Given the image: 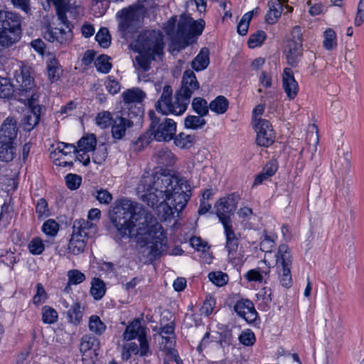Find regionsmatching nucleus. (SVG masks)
<instances>
[{"mask_svg":"<svg viewBox=\"0 0 364 364\" xmlns=\"http://www.w3.org/2000/svg\"><path fill=\"white\" fill-rule=\"evenodd\" d=\"M277 170V165L274 161L268 162L262 169V171L267 175V176H272Z\"/></svg>","mask_w":364,"mask_h":364,"instance_id":"63","label":"nucleus"},{"mask_svg":"<svg viewBox=\"0 0 364 364\" xmlns=\"http://www.w3.org/2000/svg\"><path fill=\"white\" fill-rule=\"evenodd\" d=\"M89 329L97 336H102L107 329V326L97 315H92L89 319Z\"/></svg>","mask_w":364,"mask_h":364,"instance_id":"35","label":"nucleus"},{"mask_svg":"<svg viewBox=\"0 0 364 364\" xmlns=\"http://www.w3.org/2000/svg\"><path fill=\"white\" fill-rule=\"evenodd\" d=\"M83 312L79 303H74L67 312V316L70 323L79 325L82 321Z\"/></svg>","mask_w":364,"mask_h":364,"instance_id":"34","label":"nucleus"},{"mask_svg":"<svg viewBox=\"0 0 364 364\" xmlns=\"http://www.w3.org/2000/svg\"><path fill=\"white\" fill-rule=\"evenodd\" d=\"M174 332V327L173 326V323H168L165 326L160 328V334L162 335V338L165 339L166 342L170 341L171 338L169 337L165 336L164 335H171Z\"/></svg>","mask_w":364,"mask_h":364,"instance_id":"61","label":"nucleus"},{"mask_svg":"<svg viewBox=\"0 0 364 364\" xmlns=\"http://www.w3.org/2000/svg\"><path fill=\"white\" fill-rule=\"evenodd\" d=\"M109 216L119 235L134 237L149 261L166 250V237L161 225L142 205L122 199L112 206Z\"/></svg>","mask_w":364,"mask_h":364,"instance_id":"1","label":"nucleus"},{"mask_svg":"<svg viewBox=\"0 0 364 364\" xmlns=\"http://www.w3.org/2000/svg\"><path fill=\"white\" fill-rule=\"evenodd\" d=\"M239 199V195L233 193L220 198L215 203V213L223 226L232 225L230 215L235 213Z\"/></svg>","mask_w":364,"mask_h":364,"instance_id":"11","label":"nucleus"},{"mask_svg":"<svg viewBox=\"0 0 364 364\" xmlns=\"http://www.w3.org/2000/svg\"><path fill=\"white\" fill-rule=\"evenodd\" d=\"M106 88L110 94L115 95L120 90V85L119 82L115 80H112L110 77H109L106 82Z\"/></svg>","mask_w":364,"mask_h":364,"instance_id":"60","label":"nucleus"},{"mask_svg":"<svg viewBox=\"0 0 364 364\" xmlns=\"http://www.w3.org/2000/svg\"><path fill=\"white\" fill-rule=\"evenodd\" d=\"M229 102L224 96H218L209 104L210 109L218 114H224L228 109Z\"/></svg>","mask_w":364,"mask_h":364,"instance_id":"33","label":"nucleus"},{"mask_svg":"<svg viewBox=\"0 0 364 364\" xmlns=\"http://www.w3.org/2000/svg\"><path fill=\"white\" fill-rule=\"evenodd\" d=\"M146 96V93L138 87L128 89L122 94L123 101L126 104L141 103Z\"/></svg>","mask_w":364,"mask_h":364,"instance_id":"25","label":"nucleus"},{"mask_svg":"<svg viewBox=\"0 0 364 364\" xmlns=\"http://www.w3.org/2000/svg\"><path fill=\"white\" fill-rule=\"evenodd\" d=\"M96 145L97 139L94 134L82 136L77 142L79 151H91L96 147Z\"/></svg>","mask_w":364,"mask_h":364,"instance_id":"32","label":"nucleus"},{"mask_svg":"<svg viewBox=\"0 0 364 364\" xmlns=\"http://www.w3.org/2000/svg\"><path fill=\"white\" fill-rule=\"evenodd\" d=\"M130 46L138 53L133 63L139 80L148 81L147 72L151 68V64L156 57L161 58L164 55L163 36L156 31H144Z\"/></svg>","mask_w":364,"mask_h":364,"instance_id":"3","label":"nucleus"},{"mask_svg":"<svg viewBox=\"0 0 364 364\" xmlns=\"http://www.w3.org/2000/svg\"><path fill=\"white\" fill-rule=\"evenodd\" d=\"M21 16L13 11L0 10V53L9 49L21 38Z\"/></svg>","mask_w":364,"mask_h":364,"instance_id":"7","label":"nucleus"},{"mask_svg":"<svg viewBox=\"0 0 364 364\" xmlns=\"http://www.w3.org/2000/svg\"><path fill=\"white\" fill-rule=\"evenodd\" d=\"M36 211L39 218L47 217L49 215L48 203L44 198H41L38 200L36 206Z\"/></svg>","mask_w":364,"mask_h":364,"instance_id":"57","label":"nucleus"},{"mask_svg":"<svg viewBox=\"0 0 364 364\" xmlns=\"http://www.w3.org/2000/svg\"><path fill=\"white\" fill-rule=\"evenodd\" d=\"M215 305V299L211 296L207 297L200 308L201 314H204L206 316L210 315L213 313Z\"/></svg>","mask_w":364,"mask_h":364,"instance_id":"56","label":"nucleus"},{"mask_svg":"<svg viewBox=\"0 0 364 364\" xmlns=\"http://www.w3.org/2000/svg\"><path fill=\"white\" fill-rule=\"evenodd\" d=\"M28 249L33 255H40L43 252L45 246L41 239L36 237L28 244Z\"/></svg>","mask_w":364,"mask_h":364,"instance_id":"53","label":"nucleus"},{"mask_svg":"<svg viewBox=\"0 0 364 364\" xmlns=\"http://www.w3.org/2000/svg\"><path fill=\"white\" fill-rule=\"evenodd\" d=\"M58 320V313L52 307L44 306L42 309V321L45 323H54Z\"/></svg>","mask_w":364,"mask_h":364,"instance_id":"46","label":"nucleus"},{"mask_svg":"<svg viewBox=\"0 0 364 364\" xmlns=\"http://www.w3.org/2000/svg\"><path fill=\"white\" fill-rule=\"evenodd\" d=\"M96 199L103 204H109L112 200V195L106 189L96 191Z\"/></svg>","mask_w":364,"mask_h":364,"instance_id":"58","label":"nucleus"},{"mask_svg":"<svg viewBox=\"0 0 364 364\" xmlns=\"http://www.w3.org/2000/svg\"><path fill=\"white\" fill-rule=\"evenodd\" d=\"M254 129L257 132L256 141L262 146H269L275 139V133L270 122L264 119H256Z\"/></svg>","mask_w":364,"mask_h":364,"instance_id":"14","label":"nucleus"},{"mask_svg":"<svg viewBox=\"0 0 364 364\" xmlns=\"http://www.w3.org/2000/svg\"><path fill=\"white\" fill-rule=\"evenodd\" d=\"M86 245L85 240L73 232L72 237L68 243V250L75 255L83 252Z\"/></svg>","mask_w":364,"mask_h":364,"instance_id":"30","label":"nucleus"},{"mask_svg":"<svg viewBox=\"0 0 364 364\" xmlns=\"http://www.w3.org/2000/svg\"><path fill=\"white\" fill-rule=\"evenodd\" d=\"M176 16H172L164 26V30L171 41V47L178 51L185 48L193 42L195 38L202 34L205 21H194L188 15L182 14L176 26Z\"/></svg>","mask_w":364,"mask_h":364,"instance_id":"4","label":"nucleus"},{"mask_svg":"<svg viewBox=\"0 0 364 364\" xmlns=\"http://www.w3.org/2000/svg\"><path fill=\"white\" fill-rule=\"evenodd\" d=\"M48 77L51 82L58 80L63 73V70L58 60L53 58L47 63Z\"/></svg>","mask_w":364,"mask_h":364,"instance_id":"29","label":"nucleus"},{"mask_svg":"<svg viewBox=\"0 0 364 364\" xmlns=\"http://www.w3.org/2000/svg\"><path fill=\"white\" fill-rule=\"evenodd\" d=\"M96 41L102 48H108L111 43V36L106 28H102L95 36Z\"/></svg>","mask_w":364,"mask_h":364,"instance_id":"47","label":"nucleus"},{"mask_svg":"<svg viewBox=\"0 0 364 364\" xmlns=\"http://www.w3.org/2000/svg\"><path fill=\"white\" fill-rule=\"evenodd\" d=\"M203 116L188 115L184 119V126L190 129H198L203 127L206 121L203 118Z\"/></svg>","mask_w":364,"mask_h":364,"instance_id":"38","label":"nucleus"},{"mask_svg":"<svg viewBox=\"0 0 364 364\" xmlns=\"http://www.w3.org/2000/svg\"><path fill=\"white\" fill-rule=\"evenodd\" d=\"M225 229V233L226 236V245L225 247L231 255L233 252H236L238 247V239L235 236V234L232 230V225L223 226Z\"/></svg>","mask_w":364,"mask_h":364,"instance_id":"28","label":"nucleus"},{"mask_svg":"<svg viewBox=\"0 0 364 364\" xmlns=\"http://www.w3.org/2000/svg\"><path fill=\"white\" fill-rule=\"evenodd\" d=\"M17 133L16 121L13 117H7L0 129V143H14Z\"/></svg>","mask_w":364,"mask_h":364,"instance_id":"20","label":"nucleus"},{"mask_svg":"<svg viewBox=\"0 0 364 364\" xmlns=\"http://www.w3.org/2000/svg\"><path fill=\"white\" fill-rule=\"evenodd\" d=\"M0 159L4 161H11L15 154L14 143H0Z\"/></svg>","mask_w":364,"mask_h":364,"instance_id":"40","label":"nucleus"},{"mask_svg":"<svg viewBox=\"0 0 364 364\" xmlns=\"http://www.w3.org/2000/svg\"><path fill=\"white\" fill-rule=\"evenodd\" d=\"M138 190L149 206L159 203V212L164 220L170 219L186 207L191 198V189L188 181L173 175L156 174L143 178Z\"/></svg>","mask_w":364,"mask_h":364,"instance_id":"2","label":"nucleus"},{"mask_svg":"<svg viewBox=\"0 0 364 364\" xmlns=\"http://www.w3.org/2000/svg\"><path fill=\"white\" fill-rule=\"evenodd\" d=\"M65 181L69 189L76 190L81 184L82 178L77 174L69 173L65 176Z\"/></svg>","mask_w":364,"mask_h":364,"instance_id":"54","label":"nucleus"},{"mask_svg":"<svg viewBox=\"0 0 364 364\" xmlns=\"http://www.w3.org/2000/svg\"><path fill=\"white\" fill-rule=\"evenodd\" d=\"M173 139H174L176 146L181 149L190 148L195 142L194 135L187 134L183 132L175 135Z\"/></svg>","mask_w":364,"mask_h":364,"instance_id":"37","label":"nucleus"},{"mask_svg":"<svg viewBox=\"0 0 364 364\" xmlns=\"http://www.w3.org/2000/svg\"><path fill=\"white\" fill-rule=\"evenodd\" d=\"M144 17L143 6L132 4L119 10L116 14V18L121 37L126 38L128 34L136 33L142 26Z\"/></svg>","mask_w":364,"mask_h":364,"instance_id":"8","label":"nucleus"},{"mask_svg":"<svg viewBox=\"0 0 364 364\" xmlns=\"http://www.w3.org/2000/svg\"><path fill=\"white\" fill-rule=\"evenodd\" d=\"M334 166L342 171H346L350 167V158L347 151L338 150L337 156L334 159Z\"/></svg>","mask_w":364,"mask_h":364,"instance_id":"39","label":"nucleus"},{"mask_svg":"<svg viewBox=\"0 0 364 364\" xmlns=\"http://www.w3.org/2000/svg\"><path fill=\"white\" fill-rule=\"evenodd\" d=\"M122 112L121 114H117L112 119L111 125V133L112 137L116 140H122L134 126V122L132 120L131 113L127 114Z\"/></svg>","mask_w":364,"mask_h":364,"instance_id":"15","label":"nucleus"},{"mask_svg":"<svg viewBox=\"0 0 364 364\" xmlns=\"http://www.w3.org/2000/svg\"><path fill=\"white\" fill-rule=\"evenodd\" d=\"M106 292L105 282L99 278H93L91 282L90 294L95 300H100Z\"/></svg>","mask_w":364,"mask_h":364,"instance_id":"31","label":"nucleus"},{"mask_svg":"<svg viewBox=\"0 0 364 364\" xmlns=\"http://www.w3.org/2000/svg\"><path fill=\"white\" fill-rule=\"evenodd\" d=\"M269 12L266 15V21L269 24H274L281 16L283 11V6L278 0H272L268 3Z\"/></svg>","mask_w":364,"mask_h":364,"instance_id":"26","label":"nucleus"},{"mask_svg":"<svg viewBox=\"0 0 364 364\" xmlns=\"http://www.w3.org/2000/svg\"><path fill=\"white\" fill-rule=\"evenodd\" d=\"M97 231L96 225L88 220L77 219L73 222V232L84 239L95 234Z\"/></svg>","mask_w":364,"mask_h":364,"instance_id":"22","label":"nucleus"},{"mask_svg":"<svg viewBox=\"0 0 364 364\" xmlns=\"http://www.w3.org/2000/svg\"><path fill=\"white\" fill-rule=\"evenodd\" d=\"M73 37L71 28L67 26L66 29L63 28L47 27L44 33V38L51 43H57L60 45H68L70 43Z\"/></svg>","mask_w":364,"mask_h":364,"instance_id":"16","label":"nucleus"},{"mask_svg":"<svg viewBox=\"0 0 364 364\" xmlns=\"http://www.w3.org/2000/svg\"><path fill=\"white\" fill-rule=\"evenodd\" d=\"M113 118L109 111H102L97 114L95 122L101 129H106L112 125Z\"/></svg>","mask_w":364,"mask_h":364,"instance_id":"43","label":"nucleus"},{"mask_svg":"<svg viewBox=\"0 0 364 364\" xmlns=\"http://www.w3.org/2000/svg\"><path fill=\"white\" fill-rule=\"evenodd\" d=\"M240 343L246 346H251L255 343V336L251 330L242 331L239 336Z\"/></svg>","mask_w":364,"mask_h":364,"instance_id":"55","label":"nucleus"},{"mask_svg":"<svg viewBox=\"0 0 364 364\" xmlns=\"http://www.w3.org/2000/svg\"><path fill=\"white\" fill-rule=\"evenodd\" d=\"M234 310L249 323L255 322L258 317L252 301L249 299H242L237 301L234 306Z\"/></svg>","mask_w":364,"mask_h":364,"instance_id":"17","label":"nucleus"},{"mask_svg":"<svg viewBox=\"0 0 364 364\" xmlns=\"http://www.w3.org/2000/svg\"><path fill=\"white\" fill-rule=\"evenodd\" d=\"M92 161L95 164H102L107 157V147L104 144H100L93 150Z\"/></svg>","mask_w":364,"mask_h":364,"instance_id":"44","label":"nucleus"},{"mask_svg":"<svg viewBox=\"0 0 364 364\" xmlns=\"http://www.w3.org/2000/svg\"><path fill=\"white\" fill-rule=\"evenodd\" d=\"M69 284H79L85 280V275L77 269H72L68 272Z\"/></svg>","mask_w":364,"mask_h":364,"instance_id":"52","label":"nucleus"},{"mask_svg":"<svg viewBox=\"0 0 364 364\" xmlns=\"http://www.w3.org/2000/svg\"><path fill=\"white\" fill-rule=\"evenodd\" d=\"M274 237L265 235L264 239L260 242V250L265 252H271L274 247Z\"/></svg>","mask_w":364,"mask_h":364,"instance_id":"59","label":"nucleus"},{"mask_svg":"<svg viewBox=\"0 0 364 364\" xmlns=\"http://www.w3.org/2000/svg\"><path fill=\"white\" fill-rule=\"evenodd\" d=\"M76 151L77 147L74 144L60 142L58 144L56 149L50 153V158L55 159H57L56 156L58 154H61L64 156H67Z\"/></svg>","mask_w":364,"mask_h":364,"instance_id":"36","label":"nucleus"},{"mask_svg":"<svg viewBox=\"0 0 364 364\" xmlns=\"http://www.w3.org/2000/svg\"><path fill=\"white\" fill-rule=\"evenodd\" d=\"M95 54V52L92 50H88L85 51L82 58V64L85 66L90 65L92 63Z\"/></svg>","mask_w":364,"mask_h":364,"instance_id":"64","label":"nucleus"},{"mask_svg":"<svg viewBox=\"0 0 364 364\" xmlns=\"http://www.w3.org/2000/svg\"><path fill=\"white\" fill-rule=\"evenodd\" d=\"M147 328L141 325L139 319H134L126 328L123 337L125 341H131L136 338L139 339L146 336Z\"/></svg>","mask_w":364,"mask_h":364,"instance_id":"23","label":"nucleus"},{"mask_svg":"<svg viewBox=\"0 0 364 364\" xmlns=\"http://www.w3.org/2000/svg\"><path fill=\"white\" fill-rule=\"evenodd\" d=\"M266 33L263 31H258L250 36L247 44L250 48H254L260 46L266 39Z\"/></svg>","mask_w":364,"mask_h":364,"instance_id":"49","label":"nucleus"},{"mask_svg":"<svg viewBox=\"0 0 364 364\" xmlns=\"http://www.w3.org/2000/svg\"><path fill=\"white\" fill-rule=\"evenodd\" d=\"M156 162L161 166H171L175 164L174 154L167 148H163L157 151L155 155Z\"/></svg>","mask_w":364,"mask_h":364,"instance_id":"27","label":"nucleus"},{"mask_svg":"<svg viewBox=\"0 0 364 364\" xmlns=\"http://www.w3.org/2000/svg\"><path fill=\"white\" fill-rule=\"evenodd\" d=\"M16 85H12L7 78L0 77V97H14L23 103L31 104L35 96L34 80L31 76L28 68L22 65L15 72Z\"/></svg>","mask_w":364,"mask_h":364,"instance_id":"5","label":"nucleus"},{"mask_svg":"<svg viewBox=\"0 0 364 364\" xmlns=\"http://www.w3.org/2000/svg\"><path fill=\"white\" fill-rule=\"evenodd\" d=\"M287 59L288 63L295 66L302 55V31L299 26H295L291 32V38L287 43Z\"/></svg>","mask_w":364,"mask_h":364,"instance_id":"12","label":"nucleus"},{"mask_svg":"<svg viewBox=\"0 0 364 364\" xmlns=\"http://www.w3.org/2000/svg\"><path fill=\"white\" fill-rule=\"evenodd\" d=\"M192 107L193 110L200 116H206L208 114L209 105L207 101L201 97H195L192 102Z\"/></svg>","mask_w":364,"mask_h":364,"instance_id":"41","label":"nucleus"},{"mask_svg":"<svg viewBox=\"0 0 364 364\" xmlns=\"http://www.w3.org/2000/svg\"><path fill=\"white\" fill-rule=\"evenodd\" d=\"M323 46L326 50H331L336 47V34L333 29H326L323 33Z\"/></svg>","mask_w":364,"mask_h":364,"instance_id":"42","label":"nucleus"},{"mask_svg":"<svg viewBox=\"0 0 364 364\" xmlns=\"http://www.w3.org/2000/svg\"><path fill=\"white\" fill-rule=\"evenodd\" d=\"M150 120L148 132L141 136L137 144L148 145L152 139L158 141H169L173 139L176 132V122L166 117H159L154 110L149 111Z\"/></svg>","mask_w":364,"mask_h":364,"instance_id":"6","label":"nucleus"},{"mask_svg":"<svg viewBox=\"0 0 364 364\" xmlns=\"http://www.w3.org/2000/svg\"><path fill=\"white\" fill-rule=\"evenodd\" d=\"M38 96L35 93L34 99L32 100L31 104L23 103L31 109L23 118V129L26 132H31L38 124L40 120L41 107L35 105Z\"/></svg>","mask_w":364,"mask_h":364,"instance_id":"18","label":"nucleus"},{"mask_svg":"<svg viewBox=\"0 0 364 364\" xmlns=\"http://www.w3.org/2000/svg\"><path fill=\"white\" fill-rule=\"evenodd\" d=\"M198 88L199 82L193 71L190 70H186L183 75L181 87L176 94L177 97L182 101L186 108L190 102L192 95Z\"/></svg>","mask_w":364,"mask_h":364,"instance_id":"13","label":"nucleus"},{"mask_svg":"<svg viewBox=\"0 0 364 364\" xmlns=\"http://www.w3.org/2000/svg\"><path fill=\"white\" fill-rule=\"evenodd\" d=\"M208 278L214 284L223 287L228 282V276L223 272H212L208 274Z\"/></svg>","mask_w":364,"mask_h":364,"instance_id":"48","label":"nucleus"},{"mask_svg":"<svg viewBox=\"0 0 364 364\" xmlns=\"http://www.w3.org/2000/svg\"><path fill=\"white\" fill-rule=\"evenodd\" d=\"M282 87L289 100L294 99L299 92V85L293 71L289 68H284L282 74Z\"/></svg>","mask_w":364,"mask_h":364,"instance_id":"21","label":"nucleus"},{"mask_svg":"<svg viewBox=\"0 0 364 364\" xmlns=\"http://www.w3.org/2000/svg\"><path fill=\"white\" fill-rule=\"evenodd\" d=\"M139 341L140 349L139 353L141 356L147 355L149 350V343L146 336H143L141 338L138 339Z\"/></svg>","mask_w":364,"mask_h":364,"instance_id":"62","label":"nucleus"},{"mask_svg":"<svg viewBox=\"0 0 364 364\" xmlns=\"http://www.w3.org/2000/svg\"><path fill=\"white\" fill-rule=\"evenodd\" d=\"M275 257V267L279 283L285 288H290L292 285L291 273L292 255L288 245H280Z\"/></svg>","mask_w":364,"mask_h":364,"instance_id":"9","label":"nucleus"},{"mask_svg":"<svg viewBox=\"0 0 364 364\" xmlns=\"http://www.w3.org/2000/svg\"><path fill=\"white\" fill-rule=\"evenodd\" d=\"M172 95L173 90L171 87L168 85H165L160 98L155 104L156 110L163 115H168L169 114H182L186 110V107L182 101L177 97V94H176V101L173 102Z\"/></svg>","mask_w":364,"mask_h":364,"instance_id":"10","label":"nucleus"},{"mask_svg":"<svg viewBox=\"0 0 364 364\" xmlns=\"http://www.w3.org/2000/svg\"><path fill=\"white\" fill-rule=\"evenodd\" d=\"M251 19L252 13H246L243 15L237 27V33L240 35L245 36L247 34Z\"/></svg>","mask_w":364,"mask_h":364,"instance_id":"51","label":"nucleus"},{"mask_svg":"<svg viewBox=\"0 0 364 364\" xmlns=\"http://www.w3.org/2000/svg\"><path fill=\"white\" fill-rule=\"evenodd\" d=\"M109 58L106 55H101L95 61L97 71L102 73H107L112 68V64L109 62Z\"/></svg>","mask_w":364,"mask_h":364,"instance_id":"45","label":"nucleus"},{"mask_svg":"<svg viewBox=\"0 0 364 364\" xmlns=\"http://www.w3.org/2000/svg\"><path fill=\"white\" fill-rule=\"evenodd\" d=\"M100 348V341L95 336L91 334H85L82 336L80 343V352L82 357V360L86 359L87 353L91 355L94 354L95 356L98 355L97 351Z\"/></svg>","mask_w":364,"mask_h":364,"instance_id":"19","label":"nucleus"},{"mask_svg":"<svg viewBox=\"0 0 364 364\" xmlns=\"http://www.w3.org/2000/svg\"><path fill=\"white\" fill-rule=\"evenodd\" d=\"M210 51L208 48H202L199 53L191 62L192 68L198 72L208 68L210 64Z\"/></svg>","mask_w":364,"mask_h":364,"instance_id":"24","label":"nucleus"},{"mask_svg":"<svg viewBox=\"0 0 364 364\" xmlns=\"http://www.w3.org/2000/svg\"><path fill=\"white\" fill-rule=\"evenodd\" d=\"M58 224L52 219L46 220L42 226L43 232L49 236H55L58 233Z\"/></svg>","mask_w":364,"mask_h":364,"instance_id":"50","label":"nucleus"}]
</instances>
